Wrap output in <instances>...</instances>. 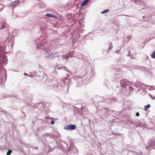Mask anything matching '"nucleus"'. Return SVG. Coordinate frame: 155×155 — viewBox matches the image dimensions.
<instances>
[{"label": "nucleus", "mask_w": 155, "mask_h": 155, "mask_svg": "<svg viewBox=\"0 0 155 155\" xmlns=\"http://www.w3.org/2000/svg\"><path fill=\"white\" fill-rule=\"evenodd\" d=\"M120 83L123 87H127L130 84L129 82L127 79H123L120 81Z\"/></svg>", "instance_id": "1"}, {"label": "nucleus", "mask_w": 155, "mask_h": 155, "mask_svg": "<svg viewBox=\"0 0 155 155\" xmlns=\"http://www.w3.org/2000/svg\"><path fill=\"white\" fill-rule=\"evenodd\" d=\"M76 126L74 124H69L66 125L65 127V129L69 130H73L76 128Z\"/></svg>", "instance_id": "2"}, {"label": "nucleus", "mask_w": 155, "mask_h": 155, "mask_svg": "<svg viewBox=\"0 0 155 155\" xmlns=\"http://www.w3.org/2000/svg\"><path fill=\"white\" fill-rule=\"evenodd\" d=\"M88 2V0H85L81 4V7H83L85 6L87 4Z\"/></svg>", "instance_id": "3"}, {"label": "nucleus", "mask_w": 155, "mask_h": 155, "mask_svg": "<svg viewBox=\"0 0 155 155\" xmlns=\"http://www.w3.org/2000/svg\"><path fill=\"white\" fill-rule=\"evenodd\" d=\"M46 16H48L49 17H51L54 18H57L54 15H53V14H50L49 13H47L46 15Z\"/></svg>", "instance_id": "4"}, {"label": "nucleus", "mask_w": 155, "mask_h": 155, "mask_svg": "<svg viewBox=\"0 0 155 155\" xmlns=\"http://www.w3.org/2000/svg\"><path fill=\"white\" fill-rule=\"evenodd\" d=\"M150 107V105L149 104H147L146 106H144V110L146 111L147 110V109L149 108Z\"/></svg>", "instance_id": "5"}, {"label": "nucleus", "mask_w": 155, "mask_h": 155, "mask_svg": "<svg viewBox=\"0 0 155 155\" xmlns=\"http://www.w3.org/2000/svg\"><path fill=\"white\" fill-rule=\"evenodd\" d=\"M151 57L152 58H155V51L152 53L151 54Z\"/></svg>", "instance_id": "6"}, {"label": "nucleus", "mask_w": 155, "mask_h": 155, "mask_svg": "<svg viewBox=\"0 0 155 155\" xmlns=\"http://www.w3.org/2000/svg\"><path fill=\"white\" fill-rule=\"evenodd\" d=\"M109 11V9H106L104 10V11H102L101 13H107Z\"/></svg>", "instance_id": "7"}, {"label": "nucleus", "mask_w": 155, "mask_h": 155, "mask_svg": "<svg viewBox=\"0 0 155 155\" xmlns=\"http://www.w3.org/2000/svg\"><path fill=\"white\" fill-rule=\"evenodd\" d=\"M12 152V151L11 150H9L7 153V155H10Z\"/></svg>", "instance_id": "8"}, {"label": "nucleus", "mask_w": 155, "mask_h": 155, "mask_svg": "<svg viewBox=\"0 0 155 155\" xmlns=\"http://www.w3.org/2000/svg\"><path fill=\"white\" fill-rule=\"evenodd\" d=\"M6 28V26L4 25H2V26L0 27V30L4 29Z\"/></svg>", "instance_id": "9"}, {"label": "nucleus", "mask_w": 155, "mask_h": 155, "mask_svg": "<svg viewBox=\"0 0 155 155\" xmlns=\"http://www.w3.org/2000/svg\"><path fill=\"white\" fill-rule=\"evenodd\" d=\"M63 58L68 59V57L67 55H63L62 56Z\"/></svg>", "instance_id": "10"}, {"label": "nucleus", "mask_w": 155, "mask_h": 155, "mask_svg": "<svg viewBox=\"0 0 155 155\" xmlns=\"http://www.w3.org/2000/svg\"><path fill=\"white\" fill-rule=\"evenodd\" d=\"M136 115L137 117L139 116L140 115L139 113L138 112H137L136 114Z\"/></svg>", "instance_id": "11"}, {"label": "nucleus", "mask_w": 155, "mask_h": 155, "mask_svg": "<svg viewBox=\"0 0 155 155\" xmlns=\"http://www.w3.org/2000/svg\"><path fill=\"white\" fill-rule=\"evenodd\" d=\"M54 121L53 120H51V123L52 124H54Z\"/></svg>", "instance_id": "12"}, {"label": "nucleus", "mask_w": 155, "mask_h": 155, "mask_svg": "<svg viewBox=\"0 0 155 155\" xmlns=\"http://www.w3.org/2000/svg\"><path fill=\"white\" fill-rule=\"evenodd\" d=\"M35 149L36 150H38V147H35Z\"/></svg>", "instance_id": "13"}, {"label": "nucleus", "mask_w": 155, "mask_h": 155, "mask_svg": "<svg viewBox=\"0 0 155 155\" xmlns=\"http://www.w3.org/2000/svg\"><path fill=\"white\" fill-rule=\"evenodd\" d=\"M152 99H154L155 98H152Z\"/></svg>", "instance_id": "14"}, {"label": "nucleus", "mask_w": 155, "mask_h": 155, "mask_svg": "<svg viewBox=\"0 0 155 155\" xmlns=\"http://www.w3.org/2000/svg\"><path fill=\"white\" fill-rule=\"evenodd\" d=\"M129 37H130V38H131V36H129Z\"/></svg>", "instance_id": "15"}]
</instances>
